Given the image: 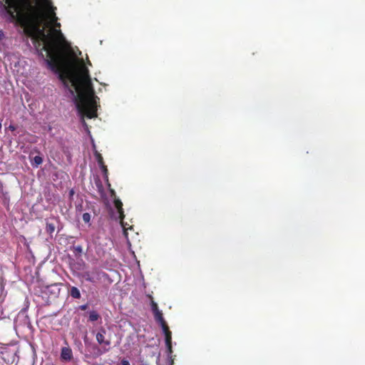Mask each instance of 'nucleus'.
<instances>
[{
    "label": "nucleus",
    "instance_id": "obj_1",
    "mask_svg": "<svg viewBox=\"0 0 365 365\" xmlns=\"http://www.w3.org/2000/svg\"><path fill=\"white\" fill-rule=\"evenodd\" d=\"M70 80L76 95H74V91L71 89L70 92L74 96L77 110L82 116L83 123L86 125L83 120L84 116L90 119L97 116L98 97L95 95L89 71L83 59L80 61L76 71L71 75Z\"/></svg>",
    "mask_w": 365,
    "mask_h": 365
},
{
    "label": "nucleus",
    "instance_id": "obj_2",
    "mask_svg": "<svg viewBox=\"0 0 365 365\" xmlns=\"http://www.w3.org/2000/svg\"><path fill=\"white\" fill-rule=\"evenodd\" d=\"M25 32L38 46L42 43L41 51L46 53L47 64L53 70H59L65 56L64 48L61 43L64 38L61 30L55 29L51 33L46 34L44 29H41L38 24L32 23L25 29Z\"/></svg>",
    "mask_w": 365,
    "mask_h": 365
},
{
    "label": "nucleus",
    "instance_id": "obj_3",
    "mask_svg": "<svg viewBox=\"0 0 365 365\" xmlns=\"http://www.w3.org/2000/svg\"><path fill=\"white\" fill-rule=\"evenodd\" d=\"M6 10L7 13L12 17L15 18L16 14L19 12V0H5Z\"/></svg>",
    "mask_w": 365,
    "mask_h": 365
},
{
    "label": "nucleus",
    "instance_id": "obj_4",
    "mask_svg": "<svg viewBox=\"0 0 365 365\" xmlns=\"http://www.w3.org/2000/svg\"><path fill=\"white\" fill-rule=\"evenodd\" d=\"M106 331L104 328H101L96 334V340L98 343L103 346L104 351H108L110 349V340L105 337Z\"/></svg>",
    "mask_w": 365,
    "mask_h": 365
},
{
    "label": "nucleus",
    "instance_id": "obj_5",
    "mask_svg": "<svg viewBox=\"0 0 365 365\" xmlns=\"http://www.w3.org/2000/svg\"><path fill=\"white\" fill-rule=\"evenodd\" d=\"M165 334V344L168 349V351L171 354L172 350V333L169 330L168 324L161 327Z\"/></svg>",
    "mask_w": 365,
    "mask_h": 365
},
{
    "label": "nucleus",
    "instance_id": "obj_6",
    "mask_svg": "<svg viewBox=\"0 0 365 365\" xmlns=\"http://www.w3.org/2000/svg\"><path fill=\"white\" fill-rule=\"evenodd\" d=\"M72 351L69 347H63L61 349V357L66 361H70L72 359Z\"/></svg>",
    "mask_w": 365,
    "mask_h": 365
},
{
    "label": "nucleus",
    "instance_id": "obj_7",
    "mask_svg": "<svg viewBox=\"0 0 365 365\" xmlns=\"http://www.w3.org/2000/svg\"><path fill=\"white\" fill-rule=\"evenodd\" d=\"M114 205L118 210L120 219L122 220L123 218L125 217L122 202L119 199H115L114 200Z\"/></svg>",
    "mask_w": 365,
    "mask_h": 365
},
{
    "label": "nucleus",
    "instance_id": "obj_8",
    "mask_svg": "<svg viewBox=\"0 0 365 365\" xmlns=\"http://www.w3.org/2000/svg\"><path fill=\"white\" fill-rule=\"evenodd\" d=\"M155 319L157 322L160 324L161 327L167 324L165 320L163 318V313L161 311H158L153 314Z\"/></svg>",
    "mask_w": 365,
    "mask_h": 365
},
{
    "label": "nucleus",
    "instance_id": "obj_9",
    "mask_svg": "<svg viewBox=\"0 0 365 365\" xmlns=\"http://www.w3.org/2000/svg\"><path fill=\"white\" fill-rule=\"evenodd\" d=\"M70 294L74 299H80L81 297L79 289L76 287H72L71 288Z\"/></svg>",
    "mask_w": 365,
    "mask_h": 365
},
{
    "label": "nucleus",
    "instance_id": "obj_10",
    "mask_svg": "<svg viewBox=\"0 0 365 365\" xmlns=\"http://www.w3.org/2000/svg\"><path fill=\"white\" fill-rule=\"evenodd\" d=\"M123 219L124 218H123L122 220L120 219V224H121V226H122V227L123 229L124 235H125V237H128V230H132L133 227L130 226L127 222H125L123 221Z\"/></svg>",
    "mask_w": 365,
    "mask_h": 365
},
{
    "label": "nucleus",
    "instance_id": "obj_11",
    "mask_svg": "<svg viewBox=\"0 0 365 365\" xmlns=\"http://www.w3.org/2000/svg\"><path fill=\"white\" fill-rule=\"evenodd\" d=\"M100 318H101V316L96 311L93 310L89 312V318H88L89 321L96 322V321L98 320Z\"/></svg>",
    "mask_w": 365,
    "mask_h": 365
},
{
    "label": "nucleus",
    "instance_id": "obj_12",
    "mask_svg": "<svg viewBox=\"0 0 365 365\" xmlns=\"http://www.w3.org/2000/svg\"><path fill=\"white\" fill-rule=\"evenodd\" d=\"M42 163H43V158L39 155L35 156L33 160L31 161L32 165L35 166V167H38Z\"/></svg>",
    "mask_w": 365,
    "mask_h": 365
},
{
    "label": "nucleus",
    "instance_id": "obj_13",
    "mask_svg": "<svg viewBox=\"0 0 365 365\" xmlns=\"http://www.w3.org/2000/svg\"><path fill=\"white\" fill-rule=\"evenodd\" d=\"M94 155H95L96 160L99 166L105 164L104 161H103V156L101 155V154L100 153H98L97 150H96L94 153Z\"/></svg>",
    "mask_w": 365,
    "mask_h": 365
},
{
    "label": "nucleus",
    "instance_id": "obj_14",
    "mask_svg": "<svg viewBox=\"0 0 365 365\" xmlns=\"http://www.w3.org/2000/svg\"><path fill=\"white\" fill-rule=\"evenodd\" d=\"M56 226L53 223L46 222V231L47 233L51 235L55 231Z\"/></svg>",
    "mask_w": 365,
    "mask_h": 365
},
{
    "label": "nucleus",
    "instance_id": "obj_15",
    "mask_svg": "<svg viewBox=\"0 0 365 365\" xmlns=\"http://www.w3.org/2000/svg\"><path fill=\"white\" fill-rule=\"evenodd\" d=\"M103 173V176H104V178L106 181H108V168H107V166L103 164L102 165H100L99 166Z\"/></svg>",
    "mask_w": 365,
    "mask_h": 365
},
{
    "label": "nucleus",
    "instance_id": "obj_16",
    "mask_svg": "<svg viewBox=\"0 0 365 365\" xmlns=\"http://www.w3.org/2000/svg\"><path fill=\"white\" fill-rule=\"evenodd\" d=\"M150 297L151 299V302H150L151 310H152L153 313L154 314L160 310L158 309V306L157 303L153 301L151 296Z\"/></svg>",
    "mask_w": 365,
    "mask_h": 365
},
{
    "label": "nucleus",
    "instance_id": "obj_17",
    "mask_svg": "<svg viewBox=\"0 0 365 365\" xmlns=\"http://www.w3.org/2000/svg\"><path fill=\"white\" fill-rule=\"evenodd\" d=\"M83 220L85 223L89 224L91 222V215L88 212H85L83 214L82 216Z\"/></svg>",
    "mask_w": 365,
    "mask_h": 365
},
{
    "label": "nucleus",
    "instance_id": "obj_18",
    "mask_svg": "<svg viewBox=\"0 0 365 365\" xmlns=\"http://www.w3.org/2000/svg\"><path fill=\"white\" fill-rule=\"evenodd\" d=\"M74 249L78 253H81L82 252V247L80 246V245H78V246L75 247Z\"/></svg>",
    "mask_w": 365,
    "mask_h": 365
},
{
    "label": "nucleus",
    "instance_id": "obj_19",
    "mask_svg": "<svg viewBox=\"0 0 365 365\" xmlns=\"http://www.w3.org/2000/svg\"><path fill=\"white\" fill-rule=\"evenodd\" d=\"M84 277H86V279L87 281H89V282H92L93 281L92 278L90 277L88 273H85L84 274Z\"/></svg>",
    "mask_w": 365,
    "mask_h": 365
},
{
    "label": "nucleus",
    "instance_id": "obj_20",
    "mask_svg": "<svg viewBox=\"0 0 365 365\" xmlns=\"http://www.w3.org/2000/svg\"><path fill=\"white\" fill-rule=\"evenodd\" d=\"M79 308H80L81 310L84 311V310L87 309L88 305L87 304H83V305L80 306Z\"/></svg>",
    "mask_w": 365,
    "mask_h": 365
},
{
    "label": "nucleus",
    "instance_id": "obj_21",
    "mask_svg": "<svg viewBox=\"0 0 365 365\" xmlns=\"http://www.w3.org/2000/svg\"><path fill=\"white\" fill-rule=\"evenodd\" d=\"M121 365H130V363L127 360H122Z\"/></svg>",
    "mask_w": 365,
    "mask_h": 365
},
{
    "label": "nucleus",
    "instance_id": "obj_22",
    "mask_svg": "<svg viewBox=\"0 0 365 365\" xmlns=\"http://www.w3.org/2000/svg\"><path fill=\"white\" fill-rule=\"evenodd\" d=\"M4 37V34L2 31L0 30V41L3 39Z\"/></svg>",
    "mask_w": 365,
    "mask_h": 365
},
{
    "label": "nucleus",
    "instance_id": "obj_23",
    "mask_svg": "<svg viewBox=\"0 0 365 365\" xmlns=\"http://www.w3.org/2000/svg\"><path fill=\"white\" fill-rule=\"evenodd\" d=\"M9 128L11 130H15V127L13 126V125H10L9 126Z\"/></svg>",
    "mask_w": 365,
    "mask_h": 365
},
{
    "label": "nucleus",
    "instance_id": "obj_24",
    "mask_svg": "<svg viewBox=\"0 0 365 365\" xmlns=\"http://www.w3.org/2000/svg\"><path fill=\"white\" fill-rule=\"evenodd\" d=\"M98 186L99 187H102V185H101V182L100 181H98Z\"/></svg>",
    "mask_w": 365,
    "mask_h": 365
},
{
    "label": "nucleus",
    "instance_id": "obj_25",
    "mask_svg": "<svg viewBox=\"0 0 365 365\" xmlns=\"http://www.w3.org/2000/svg\"><path fill=\"white\" fill-rule=\"evenodd\" d=\"M60 76V78H61L62 81H63V76L62 74H60V76Z\"/></svg>",
    "mask_w": 365,
    "mask_h": 365
},
{
    "label": "nucleus",
    "instance_id": "obj_26",
    "mask_svg": "<svg viewBox=\"0 0 365 365\" xmlns=\"http://www.w3.org/2000/svg\"><path fill=\"white\" fill-rule=\"evenodd\" d=\"M70 193H71V195H73V190H71Z\"/></svg>",
    "mask_w": 365,
    "mask_h": 365
}]
</instances>
